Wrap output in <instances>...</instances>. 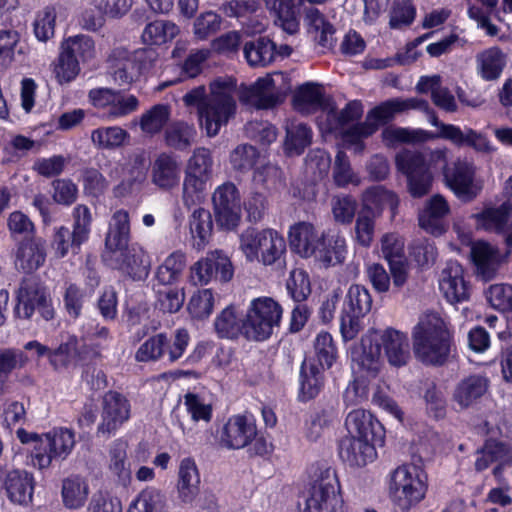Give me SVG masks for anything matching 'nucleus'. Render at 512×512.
<instances>
[{
  "mask_svg": "<svg viewBox=\"0 0 512 512\" xmlns=\"http://www.w3.org/2000/svg\"><path fill=\"white\" fill-rule=\"evenodd\" d=\"M235 84L217 79L210 83L209 93L204 85L197 86L183 96L186 106H196L200 127L207 136L214 137L236 113Z\"/></svg>",
  "mask_w": 512,
  "mask_h": 512,
  "instance_id": "1",
  "label": "nucleus"
},
{
  "mask_svg": "<svg viewBox=\"0 0 512 512\" xmlns=\"http://www.w3.org/2000/svg\"><path fill=\"white\" fill-rule=\"evenodd\" d=\"M382 349L388 362L395 367L406 365L411 357L406 334L394 328H387L370 330L364 335L360 347L352 352V360L360 371L375 377L381 367Z\"/></svg>",
  "mask_w": 512,
  "mask_h": 512,
  "instance_id": "2",
  "label": "nucleus"
},
{
  "mask_svg": "<svg viewBox=\"0 0 512 512\" xmlns=\"http://www.w3.org/2000/svg\"><path fill=\"white\" fill-rule=\"evenodd\" d=\"M413 351L427 365H443L451 351L452 335L444 319L434 312L420 316L412 331Z\"/></svg>",
  "mask_w": 512,
  "mask_h": 512,
  "instance_id": "3",
  "label": "nucleus"
},
{
  "mask_svg": "<svg viewBox=\"0 0 512 512\" xmlns=\"http://www.w3.org/2000/svg\"><path fill=\"white\" fill-rule=\"evenodd\" d=\"M421 465V457H413L411 464L396 468L392 474L390 490L395 504L403 512H408L425 496L427 476Z\"/></svg>",
  "mask_w": 512,
  "mask_h": 512,
  "instance_id": "4",
  "label": "nucleus"
},
{
  "mask_svg": "<svg viewBox=\"0 0 512 512\" xmlns=\"http://www.w3.org/2000/svg\"><path fill=\"white\" fill-rule=\"evenodd\" d=\"M304 512H344L335 470L330 467L315 469Z\"/></svg>",
  "mask_w": 512,
  "mask_h": 512,
  "instance_id": "5",
  "label": "nucleus"
},
{
  "mask_svg": "<svg viewBox=\"0 0 512 512\" xmlns=\"http://www.w3.org/2000/svg\"><path fill=\"white\" fill-rule=\"evenodd\" d=\"M282 317L281 306L272 298L254 299L242 323L243 334L247 339L263 341L268 339Z\"/></svg>",
  "mask_w": 512,
  "mask_h": 512,
  "instance_id": "6",
  "label": "nucleus"
},
{
  "mask_svg": "<svg viewBox=\"0 0 512 512\" xmlns=\"http://www.w3.org/2000/svg\"><path fill=\"white\" fill-rule=\"evenodd\" d=\"M213 160L206 148H198L190 157L183 182V202L190 207L200 203L212 178Z\"/></svg>",
  "mask_w": 512,
  "mask_h": 512,
  "instance_id": "7",
  "label": "nucleus"
},
{
  "mask_svg": "<svg viewBox=\"0 0 512 512\" xmlns=\"http://www.w3.org/2000/svg\"><path fill=\"white\" fill-rule=\"evenodd\" d=\"M15 314L22 319H31L35 311L49 321L54 318L55 311L45 286L35 276L24 277L16 291Z\"/></svg>",
  "mask_w": 512,
  "mask_h": 512,
  "instance_id": "8",
  "label": "nucleus"
},
{
  "mask_svg": "<svg viewBox=\"0 0 512 512\" xmlns=\"http://www.w3.org/2000/svg\"><path fill=\"white\" fill-rule=\"evenodd\" d=\"M397 168L407 176L408 191L414 198L428 194L432 187V173L422 153L404 150L396 156Z\"/></svg>",
  "mask_w": 512,
  "mask_h": 512,
  "instance_id": "9",
  "label": "nucleus"
},
{
  "mask_svg": "<svg viewBox=\"0 0 512 512\" xmlns=\"http://www.w3.org/2000/svg\"><path fill=\"white\" fill-rule=\"evenodd\" d=\"M103 260L106 264L131 279L141 281L147 278L150 272V260L145 252L135 246L126 244L111 250H105Z\"/></svg>",
  "mask_w": 512,
  "mask_h": 512,
  "instance_id": "10",
  "label": "nucleus"
},
{
  "mask_svg": "<svg viewBox=\"0 0 512 512\" xmlns=\"http://www.w3.org/2000/svg\"><path fill=\"white\" fill-rule=\"evenodd\" d=\"M476 167L466 158H457L443 167L445 184L455 195L466 202L472 201L482 187L475 181Z\"/></svg>",
  "mask_w": 512,
  "mask_h": 512,
  "instance_id": "11",
  "label": "nucleus"
},
{
  "mask_svg": "<svg viewBox=\"0 0 512 512\" xmlns=\"http://www.w3.org/2000/svg\"><path fill=\"white\" fill-rule=\"evenodd\" d=\"M75 446L74 433L66 428L54 429L44 434L43 442L39 443L33 454V467L39 470L48 469L53 460H64Z\"/></svg>",
  "mask_w": 512,
  "mask_h": 512,
  "instance_id": "12",
  "label": "nucleus"
},
{
  "mask_svg": "<svg viewBox=\"0 0 512 512\" xmlns=\"http://www.w3.org/2000/svg\"><path fill=\"white\" fill-rule=\"evenodd\" d=\"M397 113H400L398 98L385 101L370 110L364 122L353 125L344 131L343 137L348 143L356 146V151L361 152L364 149L361 140L371 136L380 125L391 121Z\"/></svg>",
  "mask_w": 512,
  "mask_h": 512,
  "instance_id": "13",
  "label": "nucleus"
},
{
  "mask_svg": "<svg viewBox=\"0 0 512 512\" xmlns=\"http://www.w3.org/2000/svg\"><path fill=\"white\" fill-rule=\"evenodd\" d=\"M189 334L185 329L176 331L172 344L169 343L166 334L159 333L148 338L140 345L135 353L138 362L157 361L168 351V360L173 363L180 359L188 345Z\"/></svg>",
  "mask_w": 512,
  "mask_h": 512,
  "instance_id": "14",
  "label": "nucleus"
},
{
  "mask_svg": "<svg viewBox=\"0 0 512 512\" xmlns=\"http://www.w3.org/2000/svg\"><path fill=\"white\" fill-rule=\"evenodd\" d=\"M283 81L282 73L260 78L252 86L241 91L240 101L257 109L273 108L284 100L285 92L279 85V82Z\"/></svg>",
  "mask_w": 512,
  "mask_h": 512,
  "instance_id": "15",
  "label": "nucleus"
},
{
  "mask_svg": "<svg viewBox=\"0 0 512 512\" xmlns=\"http://www.w3.org/2000/svg\"><path fill=\"white\" fill-rule=\"evenodd\" d=\"M217 223L224 229L235 228L241 218V200L237 187L231 182L219 186L212 195Z\"/></svg>",
  "mask_w": 512,
  "mask_h": 512,
  "instance_id": "16",
  "label": "nucleus"
},
{
  "mask_svg": "<svg viewBox=\"0 0 512 512\" xmlns=\"http://www.w3.org/2000/svg\"><path fill=\"white\" fill-rule=\"evenodd\" d=\"M191 281L195 285H206L212 278L228 282L233 277V266L230 259L221 251H213L200 259L191 267Z\"/></svg>",
  "mask_w": 512,
  "mask_h": 512,
  "instance_id": "17",
  "label": "nucleus"
},
{
  "mask_svg": "<svg viewBox=\"0 0 512 512\" xmlns=\"http://www.w3.org/2000/svg\"><path fill=\"white\" fill-rule=\"evenodd\" d=\"M102 408V421L98 426V433L108 437L128 420L130 404L120 393L109 391L103 397Z\"/></svg>",
  "mask_w": 512,
  "mask_h": 512,
  "instance_id": "18",
  "label": "nucleus"
},
{
  "mask_svg": "<svg viewBox=\"0 0 512 512\" xmlns=\"http://www.w3.org/2000/svg\"><path fill=\"white\" fill-rule=\"evenodd\" d=\"M257 434L255 424L245 416L231 417L223 428L221 443L229 449H241L249 445Z\"/></svg>",
  "mask_w": 512,
  "mask_h": 512,
  "instance_id": "19",
  "label": "nucleus"
},
{
  "mask_svg": "<svg viewBox=\"0 0 512 512\" xmlns=\"http://www.w3.org/2000/svg\"><path fill=\"white\" fill-rule=\"evenodd\" d=\"M439 287L450 303H459L469 298V287L463 277V268L455 261H449L442 270Z\"/></svg>",
  "mask_w": 512,
  "mask_h": 512,
  "instance_id": "20",
  "label": "nucleus"
},
{
  "mask_svg": "<svg viewBox=\"0 0 512 512\" xmlns=\"http://www.w3.org/2000/svg\"><path fill=\"white\" fill-rule=\"evenodd\" d=\"M34 486L33 474L20 469L8 471L2 483L10 501L20 505H27L32 501Z\"/></svg>",
  "mask_w": 512,
  "mask_h": 512,
  "instance_id": "21",
  "label": "nucleus"
},
{
  "mask_svg": "<svg viewBox=\"0 0 512 512\" xmlns=\"http://www.w3.org/2000/svg\"><path fill=\"white\" fill-rule=\"evenodd\" d=\"M372 441L368 438L347 435L339 443V455L350 466H365L376 455Z\"/></svg>",
  "mask_w": 512,
  "mask_h": 512,
  "instance_id": "22",
  "label": "nucleus"
},
{
  "mask_svg": "<svg viewBox=\"0 0 512 512\" xmlns=\"http://www.w3.org/2000/svg\"><path fill=\"white\" fill-rule=\"evenodd\" d=\"M489 381L481 375H470L460 380L453 391L452 400L460 409L476 405L487 393Z\"/></svg>",
  "mask_w": 512,
  "mask_h": 512,
  "instance_id": "23",
  "label": "nucleus"
},
{
  "mask_svg": "<svg viewBox=\"0 0 512 512\" xmlns=\"http://www.w3.org/2000/svg\"><path fill=\"white\" fill-rule=\"evenodd\" d=\"M200 474L195 461L190 458L181 460L177 478V496L181 503L191 504L200 493Z\"/></svg>",
  "mask_w": 512,
  "mask_h": 512,
  "instance_id": "24",
  "label": "nucleus"
},
{
  "mask_svg": "<svg viewBox=\"0 0 512 512\" xmlns=\"http://www.w3.org/2000/svg\"><path fill=\"white\" fill-rule=\"evenodd\" d=\"M181 167L175 157L161 153L154 160L151 181L159 189L168 191L179 185Z\"/></svg>",
  "mask_w": 512,
  "mask_h": 512,
  "instance_id": "25",
  "label": "nucleus"
},
{
  "mask_svg": "<svg viewBox=\"0 0 512 512\" xmlns=\"http://www.w3.org/2000/svg\"><path fill=\"white\" fill-rule=\"evenodd\" d=\"M322 238L323 235H320L309 222L296 223L289 230L290 247L305 258L315 254Z\"/></svg>",
  "mask_w": 512,
  "mask_h": 512,
  "instance_id": "26",
  "label": "nucleus"
},
{
  "mask_svg": "<svg viewBox=\"0 0 512 512\" xmlns=\"http://www.w3.org/2000/svg\"><path fill=\"white\" fill-rule=\"evenodd\" d=\"M437 137L449 140L456 146L472 147L479 152H491L493 150L487 138L471 128L462 130L452 124L441 125Z\"/></svg>",
  "mask_w": 512,
  "mask_h": 512,
  "instance_id": "27",
  "label": "nucleus"
},
{
  "mask_svg": "<svg viewBox=\"0 0 512 512\" xmlns=\"http://www.w3.org/2000/svg\"><path fill=\"white\" fill-rule=\"evenodd\" d=\"M45 259V242L41 238L22 241L15 253V267L25 273H31L41 267Z\"/></svg>",
  "mask_w": 512,
  "mask_h": 512,
  "instance_id": "28",
  "label": "nucleus"
},
{
  "mask_svg": "<svg viewBox=\"0 0 512 512\" xmlns=\"http://www.w3.org/2000/svg\"><path fill=\"white\" fill-rule=\"evenodd\" d=\"M304 23L308 33L321 48L332 49L334 47L336 42L334 37L335 28L318 9L314 7L307 8Z\"/></svg>",
  "mask_w": 512,
  "mask_h": 512,
  "instance_id": "29",
  "label": "nucleus"
},
{
  "mask_svg": "<svg viewBox=\"0 0 512 512\" xmlns=\"http://www.w3.org/2000/svg\"><path fill=\"white\" fill-rule=\"evenodd\" d=\"M450 212L446 199L436 194L426 203L424 210L419 215V224L426 231L432 234H442L445 229L443 219Z\"/></svg>",
  "mask_w": 512,
  "mask_h": 512,
  "instance_id": "30",
  "label": "nucleus"
},
{
  "mask_svg": "<svg viewBox=\"0 0 512 512\" xmlns=\"http://www.w3.org/2000/svg\"><path fill=\"white\" fill-rule=\"evenodd\" d=\"M471 257L483 280H491L496 275L500 266V255L493 246L486 242H476L471 247Z\"/></svg>",
  "mask_w": 512,
  "mask_h": 512,
  "instance_id": "31",
  "label": "nucleus"
},
{
  "mask_svg": "<svg viewBox=\"0 0 512 512\" xmlns=\"http://www.w3.org/2000/svg\"><path fill=\"white\" fill-rule=\"evenodd\" d=\"M362 209L367 210L375 216H380L385 208H389L392 216L399 204L397 195L383 186H373L366 189L362 194Z\"/></svg>",
  "mask_w": 512,
  "mask_h": 512,
  "instance_id": "32",
  "label": "nucleus"
},
{
  "mask_svg": "<svg viewBox=\"0 0 512 512\" xmlns=\"http://www.w3.org/2000/svg\"><path fill=\"white\" fill-rule=\"evenodd\" d=\"M267 8L275 14V22L289 33L299 30L300 0H265Z\"/></svg>",
  "mask_w": 512,
  "mask_h": 512,
  "instance_id": "33",
  "label": "nucleus"
},
{
  "mask_svg": "<svg viewBox=\"0 0 512 512\" xmlns=\"http://www.w3.org/2000/svg\"><path fill=\"white\" fill-rule=\"evenodd\" d=\"M62 501L69 509L82 507L89 495L87 480L80 475H70L63 479L61 489Z\"/></svg>",
  "mask_w": 512,
  "mask_h": 512,
  "instance_id": "34",
  "label": "nucleus"
},
{
  "mask_svg": "<svg viewBox=\"0 0 512 512\" xmlns=\"http://www.w3.org/2000/svg\"><path fill=\"white\" fill-rule=\"evenodd\" d=\"M243 52L250 66L265 67L275 59L276 44L269 38L259 37L246 42Z\"/></svg>",
  "mask_w": 512,
  "mask_h": 512,
  "instance_id": "35",
  "label": "nucleus"
},
{
  "mask_svg": "<svg viewBox=\"0 0 512 512\" xmlns=\"http://www.w3.org/2000/svg\"><path fill=\"white\" fill-rule=\"evenodd\" d=\"M313 256L325 268L342 264L346 256V241L344 237L337 234L327 240L320 241Z\"/></svg>",
  "mask_w": 512,
  "mask_h": 512,
  "instance_id": "36",
  "label": "nucleus"
},
{
  "mask_svg": "<svg viewBox=\"0 0 512 512\" xmlns=\"http://www.w3.org/2000/svg\"><path fill=\"white\" fill-rule=\"evenodd\" d=\"M196 130L184 121L171 122L164 130V143L176 151L188 150L194 143Z\"/></svg>",
  "mask_w": 512,
  "mask_h": 512,
  "instance_id": "37",
  "label": "nucleus"
},
{
  "mask_svg": "<svg viewBox=\"0 0 512 512\" xmlns=\"http://www.w3.org/2000/svg\"><path fill=\"white\" fill-rule=\"evenodd\" d=\"M192 246L197 250L205 248L212 235L213 221L211 213L204 208L193 211L189 220Z\"/></svg>",
  "mask_w": 512,
  "mask_h": 512,
  "instance_id": "38",
  "label": "nucleus"
},
{
  "mask_svg": "<svg viewBox=\"0 0 512 512\" xmlns=\"http://www.w3.org/2000/svg\"><path fill=\"white\" fill-rule=\"evenodd\" d=\"M268 234L267 239L257 253L258 258L256 261L265 266L276 265L281 267L284 264L286 241L283 236L274 229Z\"/></svg>",
  "mask_w": 512,
  "mask_h": 512,
  "instance_id": "39",
  "label": "nucleus"
},
{
  "mask_svg": "<svg viewBox=\"0 0 512 512\" xmlns=\"http://www.w3.org/2000/svg\"><path fill=\"white\" fill-rule=\"evenodd\" d=\"M130 219L127 211L117 210L110 221L109 232L105 239L106 250L123 247L129 243Z\"/></svg>",
  "mask_w": 512,
  "mask_h": 512,
  "instance_id": "40",
  "label": "nucleus"
},
{
  "mask_svg": "<svg viewBox=\"0 0 512 512\" xmlns=\"http://www.w3.org/2000/svg\"><path fill=\"white\" fill-rule=\"evenodd\" d=\"M312 131L302 122H291L286 126L284 150L288 155H300L311 144Z\"/></svg>",
  "mask_w": 512,
  "mask_h": 512,
  "instance_id": "41",
  "label": "nucleus"
},
{
  "mask_svg": "<svg viewBox=\"0 0 512 512\" xmlns=\"http://www.w3.org/2000/svg\"><path fill=\"white\" fill-rule=\"evenodd\" d=\"M477 62L481 76L492 81L500 77L506 66V55L498 47H491L478 54Z\"/></svg>",
  "mask_w": 512,
  "mask_h": 512,
  "instance_id": "42",
  "label": "nucleus"
},
{
  "mask_svg": "<svg viewBox=\"0 0 512 512\" xmlns=\"http://www.w3.org/2000/svg\"><path fill=\"white\" fill-rule=\"evenodd\" d=\"M186 267V255L174 251L156 269L155 278L162 285H172L179 281Z\"/></svg>",
  "mask_w": 512,
  "mask_h": 512,
  "instance_id": "43",
  "label": "nucleus"
},
{
  "mask_svg": "<svg viewBox=\"0 0 512 512\" xmlns=\"http://www.w3.org/2000/svg\"><path fill=\"white\" fill-rule=\"evenodd\" d=\"M345 426L349 436L374 440L375 427L379 426L372 415L364 409H354L346 417Z\"/></svg>",
  "mask_w": 512,
  "mask_h": 512,
  "instance_id": "44",
  "label": "nucleus"
},
{
  "mask_svg": "<svg viewBox=\"0 0 512 512\" xmlns=\"http://www.w3.org/2000/svg\"><path fill=\"white\" fill-rule=\"evenodd\" d=\"M171 109L167 104H156L143 113L139 120L141 131L149 136L158 134L170 119Z\"/></svg>",
  "mask_w": 512,
  "mask_h": 512,
  "instance_id": "45",
  "label": "nucleus"
},
{
  "mask_svg": "<svg viewBox=\"0 0 512 512\" xmlns=\"http://www.w3.org/2000/svg\"><path fill=\"white\" fill-rule=\"evenodd\" d=\"M129 138V133L119 126L100 127L91 133V141L99 149L111 150L119 148Z\"/></svg>",
  "mask_w": 512,
  "mask_h": 512,
  "instance_id": "46",
  "label": "nucleus"
},
{
  "mask_svg": "<svg viewBox=\"0 0 512 512\" xmlns=\"http://www.w3.org/2000/svg\"><path fill=\"white\" fill-rule=\"evenodd\" d=\"M178 34V27L167 20H155L146 25L142 40L148 45H161L171 41Z\"/></svg>",
  "mask_w": 512,
  "mask_h": 512,
  "instance_id": "47",
  "label": "nucleus"
},
{
  "mask_svg": "<svg viewBox=\"0 0 512 512\" xmlns=\"http://www.w3.org/2000/svg\"><path fill=\"white\" fill-rule=\"evenodd\" d=\"M321 367L305 360L301 367V394L303 399L309 400L318 395L323 386Z\"/></svg>",
  "mask_w": 512,
  "mask_h": 512,
  "instance_id": "48",
  "label": "nucleus"
},
{
  "mask_svg": "<svg viewBox=\"0 0 512 512\" xmlns=\"http://www.w3.org/2000/svg\"><path fill=\"white\" fill-rule=\"evenodd\" d=\"M271 231V228L257 229L248 227L240 234L239 248L247 261L255 262L257 260V253Z\"/></svg>",
  "mask_w": 512,
  "mask_h": 512,
  "instance_id": "49",
  "label": "nucleus"
},
{
  "mask_svg": "<svg viewBox=\"0 0 512 512\" xmlns=\"http://www.w3.org/2000/svg\"><path fill=\"white\" fill-rule=\"evenodd\" d=\"M139 75V68L133 64L128 56V52L117 50L112 72L114 82L119 86H129Z\"/></svg>",
  "mask_w": 512,
  "mask_h": 512,
  "instance_id": "50",
  "label": "nucleus"
},
{
  "mask_svg": "<svg viewBox=\"0 0 512 512\" xmlns=\"http://www.w3.org/2000/svg\"><path fill=\"white\" fill-rule=\"evenodd\" d=\"M323 93L318 84L307 83L302 85L295 93L293 102L296 110L302 113H311L322 104Z\"/></svg>",
  "mask_w": 512,
  "mask_h": 512,
  "instance_id": "51",
  "label": "nucleus"
},
{
  "mask_svg": "<svg viewBox=\"0 0 512 512\" xmlns=\"http://www.w3.org/2000/svg\"><path fill=\"white\" fill-rule=\"evenodd\" d=\"M234 306H228L217 316L214 326L217 334L222 338H235L243 333L242 323Z\"/></svg>",
  "mask_w": 512,
  "mask_h": 512,
  "instance_id": "52",
  "label": "nucleus"
},
{
  "mask_svg": "<svg viewBox=\"0 0 512 512\" xmlns=\"http://www.w3.org/2000/svg\"><path fill=\"white\" fill-rule=\"evenodd\" d=\"M512 213V205L503 203L498 208L485 209L479 216V224L486 230L503 232Z\"/></svg>",
  "mask_w": 512,
  "mask_h": 512,
  "instance_id": "53",
  "label": "nucleus"
},
{
  "mask_svg": "<svg viewBox=\"0 0 512 512\" xmlns=\"http://www.w3.org/2000/svg\"><path fill=\"white\" fill-rule=\"evenodd\" d=\"M372 307L369 291L361 285H352L345 297L343 310L365 316Z\"/></svg>",
  "mask_w": 512,
  "mask_h": 512,
  "instance_id": "54",
  "label": "nucleus"
},
{
  "mask_svg": "<svg viewBox=\"0 0 512 512\" xmlns=\"http://www.w3.org/2000/svg\"><path fill=\"white\" fill-rule=\"evenodd\" d=\"M62 49L83 63L90 61L96 55L94 41L86 35H76L68 38L63 42Z\"/></svg>",
  "mask_w": 512,
  "mask_h": 512,
  "instance_id": "55",
  "label": "nucleus"
},
{
  "mask_svg": "<svg viewBox=\"0 0 512 512\" xmlns=\"http://www.w3.org/2000/svg\"><path fill=\"white\" fill-rule=\"evenodd\" d=\"M333 180L338 187H346L349 184L358 186L361 183L360 178L351 167L348 156L341 150L335 156Z\"/></svg>",
  "mask_w": 512,
  "mask_h": 512,
  "instance_id": "56",
  "label": "nucleus"
},
{
  "mask_svg": "<svg viewBox=\"0 0 512 512\" xmlns=\"http://www.w3.org/2000/svg\"><path fill=\"white\" fill-rule=\"evenodd\" d=\"M258 150L250 144H240L230 153V163L233 170L246 173L254 168L259 159Z\"/></svg>",
  "mask_w": 512,
  "mask_h": 512,
  "instance_id": "57",
  "label": "nucleus"
},
{
  "mask_svg": "<svg viewBox=\"0 0 512 512\" xmlns=\"http://www.w3.org/2000/svg\"><path fill=\"white\" fill-rule=\"evenodd\" d=\"M336 417V412L333 407L323 408L316 411L311 415L310 420L307 422L306 437L310 441H317L320 439Z\"/></svg>",
  "mask_w": 512,
  "mask_h": 512,
  "instance_id": "58",
  "label": "nucleus"
},
{
  "mask_svg": "<svg viewBox=\"0 0 512 512\" xmlns=\"http://www.w3.org/2000/svg\"><path fill=\"white\" fill-rule=\"evenodd\" d=\"M358 204L350 195L334 196L331 200V210L334 220L341 224L352 223Z\"/></svg>",
  "mask_w": 512,
  "mask_h": 512,
  "instance_id": "59",
  "label": "nucleus"
},
{
  "mask_svg": "<svg viewBox=\"0 0 512 512\" xmlns=\"http://www.w3.org/2000/svg\"><path fill=\"white\" fill-rule=\"evenodd\" d=\"M377 216L361 209L355 221L354 233L356 242L363 246L369 247L374 239L375 218Z\"/></svg>",
  "mask_w": 512,
  "mask_h": 512,
  "instance_id": "60",
  "label": "nucleus"
},
{
  "mask_svg": "<svg viewBox=\"0 0 512 512\" xmlns=\"http://www.w3.org/2000/svg\"><path fill=\"white\" fill-rule=\"evenodd\" d=\"M127 445L124 442H117L110 451L109 468L118 477L119 482L126 484L131 477L129 465L127 463Z\"/></svg>",
  "mask_w": 512,
  "mask_h": 512,
  "instance_id": "61",
  "label": "nucleus"
},
{
  "mask_svg": "<svg viewBox=\"0 0 512 512\" xmlns=\"http://www.w3.org/2000/svg\"><path fill=\"white\" fill-rule=\"evenodd\" d=\"M363 114V106L359 101L349 102L344 109L336 112L333 109L328 113V120L331 129H340L349 123L361 118Z\"/></svg>",
  "mask_w": 512,
  "mask_h": 512,
  "instance_id": "62",
  "label": "nucleus"
},
{
  "mask_svg": "<svg viewBox=\"0 0 512 512\" xmlns=\"http://www.w3.org/2000/svg\"><path fill=\"white\" fill-rule=\"evenodd\" d=\"M331 166L330 155L320 149L310 151L305 159V167L314 181L322 180L328 175Z\"/></svg>",
  "mask_w": 512,
  "mask_h": 512,
  "instance_id": "63",
  "label": "nucleus"
},
{
  "mask_svg": "<svg viewBox=\"0 0 512 512\" xmlns=\"http://www.w3.org/2000/svg\"><path fill=\"white\" fill-rule=\"evenodd\" d=\"M55 20L56 12L53 7L47 6L37 13L33 27L39 41L46 42L53 37Z\"/></svg>",
  "mask_w": 512,
  "mask_h": 512,
  "instance_id": "64",
  "label": "nucleus"
}]
</instances>
